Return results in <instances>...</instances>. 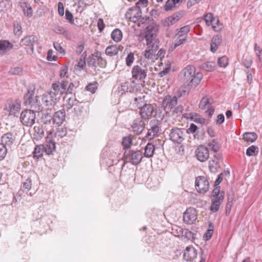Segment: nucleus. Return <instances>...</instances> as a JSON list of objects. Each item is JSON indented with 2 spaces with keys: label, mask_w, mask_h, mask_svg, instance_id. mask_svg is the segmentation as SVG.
I'll return each instance as SVG.
<instances>
[{
  "label": "nucleus",
  "mask_w": 262,
  "mask_h": 262,
  "mask_svg": "<svg viewBox=\"0 0 262 262\" xmlns=\"http://www.w3.org/2000/svg\"><path fill=\"white\" fill-rule=\"evenodd\" d=\"M182 80L189 89L195 88L200 83L203 74L201 72H196L195 68L192 65H188L180 73Z\"/></svg>",
  "instance_id": "obj_1"
},
{
  "label": "nucleus",
  "mask_w": 262,
  "mask_h": 262,
  "mask_svg": "<svg viewBox=\"0 0 262 262\" xmlns=\"http://www.w3.org/2000/svg\"><path fill=\"white\" fill-rule=\"evenodd\" d=\"M35 87L34 85L29 86L24 96V103L26 106H30L36 112L40 111V106L37 96L35 95Z\"/></svg>",
  "instance_id": "obj_2"
},
{
  "label": "nucleus",
  "mask_w": 262,
  "mask_h": 262,
  "mask_svg": "<svg viewBox=\"0 0 262 262\" xmlns=\"http://www.w3.org/2000/svg\"><path fill=\"white\" fill-rule=\"evenodd\" d=\"M140 3H142L145 7L147 3V0H140L136 3V6L129 8L125 14V17L127 19L132 22L137 23L139 17L141 16L142 14L139 6Z\"/></svg>",
  "instance_id": "obj_3"
},
{
  "label": "nucleus",
  "mask_w": 262,
  "mask_h": 262,
  "mask_svg": "<svg viewBox=\"0 0 262 262\" xmlns=\"http://www.w3.org/2000/svg\"><path fill=\"white\" fill-rule=\"evenodd\" d=\"M158 29L156 27L148 26L145 29V39L146 45H151L159 47V40L157 38Z\"/></svg>",
  "instance_id": "obj_4"
},
{
  "label": "nucleus",
  "mask_w": 262,
  "mask_h": 262,
  "mask_svg": "<svg viewBox=\"0 0 262 262\" xmlns=\"http://www.w3.org/2000/svg\"><path fill=\"white\" fill-rule=\"evenodd\" d=\"M147 68L141 65L134 66L131 71L132 78L139 82H144L147 77Z\"/></svg>",
  "instance_id": "obj_5"
},
{
  "label": "nucleus",
  "mask_w": 262,
  "mask_h": 262,
  "mask_svg": "<svg viewBox=\"0 0 262 262\" xmlns=\"http://www.w3.org/2000/svg\"><path fill=\"white\" fill-rule=\"evenodd\" d=\"M124 158L127 162L137 165L141 163L143 159V153L140 150L126 151L124 154Z\"/></svg>",
  "instance_id": "obj_6"
},
{
  "label": "nucleus",
  "mask_w": 262,
  "mask_h": 262,
  "mask_svg": "<svg viewBox=\"0 0 262 262\" xmlns=\"http://www.w3.org/2000/svg\"><path fill=\"white\" fill-rule=\"evenodd\" d=\"M36 115L34 111L25 110L21 113L20 120L26 126H31L35 123Z\"/></svg>",
  "instance_id": "obj_7"
},
{
  "label": "nucleus",
  "mask_w": 262,
  "mask_h": 262,
  "mask_svg": "<svg viewBox=\"0 0 262 262\" xmlns=\"http://www.w3.org/2000/svg\"><path fill=\"white\" fill-rule=\"evenodd\" d=\"M21 108V101L19 99L8 100L5 105L4 110L9 112L10 115L18 114Z\"/></svg>",
  "instance_id": "obj_8"
},
{
  "label": "nucleus",
  "mask_w": 262,
  "mask_h": 262,
  "mask_svg": "<svg viewBox=\"0 0 262 262\" xmlns=\"http://www.w3.org/2000/svg\"><path fill=\"white\" fill-rule=\"evenodd\" d=\"M69 84V81L67 79H63L60 82H55L52 84V89L56 96L59 99L60 97L66 94V88Z\"/></svg>",
  "instance_id": "obj_9"
},
{
  "label": "nucleus",
  "mask_w": 262,
  "mask_h": 262,
  "mask_svg": "<svg viewBox=\"0 0 262 262\" xmlns=\"http://www.w3.org/2000/svg\"><path fill=\"white\" fill-rule=\"evenodd\" d=\"M195 187L198 192L204 194L209 189V183L208 179L205 176L196 177L195 181Z\"/></svg>",
  "instance_id": "obj_10"
},
{
  "label": "nucleus",
  "mask_w": 262,
  "mask_h": 262,
  "mask_svg": "<svg viewBox=\"0 0 262 262\" xmlns=\"http://www.w3.org/2000/svg\"><path fill=\"white\" fill-rule=\"evenodd\" d=\"M20 42L28 47L26 51L28 54L32 55L34 52V46L38 43V38L35 35H29L22 38Z\"/></svg>",
  "instance_id": "obj_11"
},
{
  "label": "nucleus",
  "mask_w": 262,
  "mask_h": 262,
  "mask_svg": "<svg viewBox=\"0 0 262 262\" xmlns=\"http://www.w3.org/2000/svg\"><path fill=\"white\" fill-rule=\"evenodd\" d=\"M185 136L184 129L177 127L172 128L169 133L170 140L175 143H182Z\"/></svg>",
  "instance_id": "obj_12"
},
{
  "label": "nucleus",
  "mask_w": 262,
  "mask_h": 262,
  "mask_svg": "<svg viewBox=\"0 0 262 262\" xmlns=\"http://www.w3.org/2000/svg\"><path fill=\"white\" fill-rule=\"evenodd\" d=\"M139 114L144 119H149L152 115L154 111V107L150 103H143L139 106Z\"/></svg>",
  "instance_id": "obj_13"
},
{
  "label": "nucleus",
  "mask_w": 262,
  "mask_h": 262,
  "mask_svg": "<svg viewBox=\"0 0 262 262\" xmlns=\"http://www.w3.org/2000/svg\"><path fill=\"white\" fill-rule=\"evenodd\" d=\"M196 159L201 162L206 161L209 158V149L203 145H199L195 151Z\"/></svg>",
  "instance_id": "obj_14"
},
{
  "label": "nucleus",
  "mask_w": 262,
  "mask_h": 262,
  "mask_svg": "<svg viewBox=\"0 0 262 262\" xmlns=\"http://www.w3.org/2000/svg\"><path fill=\"white\" fill-rule=\"evenodd\" d=\"M177 103L178 97L176 96L172 97L168 95L163 100L162 105L165 111H170L177 105Z\"/></svg>",
  "instance_id": "obj_15"
},
{
  "label": "nucleus",
  "mask_w": 262,
  "mask_h": 262,
  "mask_svg": "<svg viewBox=\"0 0 262 262\" xmlns=\"http://www.w3.org/2000/svg\"><path fill=\"white\" fill-rule=\"evenodd\" d=\"M196 219V211L194 208H188L183 214L184 222L187 224H192Z\"/></svg>",
  "instance_id": "obj_16"
},
{
  "label": "nucleus",
  "mask_w": 262,
  "mask_h": 262,
  "mask_svg": "<svg viewBox=\"0 0 262 262\" xmlns=\"http://www.w3.org/2000/svg\"><path fill=\"white\" fill-rule=\"evenodd\" d=\"M59 99L51 91L47 92L42 96V103L48 106L55 105Z\"/></svg>",
  "instance_id": "obj_17"
},
{
  "label": "nucleus",
  "mask_w": 262,
  "mask_h": 262,
  "mask_svg": "<svg viewBox=\"0 0 262 262\" xmlns=\"http://www.w3.org/2000/svg\"><path fill=\"white\" fill-rule=\"evenodd\" d=\"M160 122L156 119L151 120L149 122L150 128L148 129L146 137L150 139L157 136L160 128Z\"/></svg>",
  "instance_id": "obj_18"
},
{
  "label": "nucleus",
  "mask_w": 262,
  "mask_h": 262,
  "mask_svg": "<svg viewBox=\"0 0 262 262\" xmlns=\"http://www.w3.org/2000/svg\"><path fill=\"white\" fill-rule=\"evenodd\" d=\"M73 110L75 115L77 117H84L88 113V107L82 102L78 101Z\"/></svg>",
  "instance_id": "obj_19"
},
{
  "label": "nucleus",
  "mask_w": 262,
  "mask_h": 262,
  "mask_svg": "<svg viewBox=\"0 0 262 262\" xmlns=\"http://www.w3.org/2000/svg\"><path fill=\"white\" fill-rule=\"evenodd\" d=\"M147 46V49L144 53V56L146 59L154 62L156 59V53L159 47H156V46L151 45H148Z\"/></svg>",
  "instance_id": "obj_20"
},
{
  "label": "nucleus",
  "mask_w": 262,
  "mask_h": 262,
  "mask_svg": "<svg viewBox=\"0 0 262 262\" xmlns=\"http://www.w3.org/2000/svg\"><path fill=\"white\" fill-rule=\"evenodd\" d=\"M133 132L136 135L141 134L144 129L145 123L140 118H137L134 120L132 126Z\"/></svg>",
  "instance_id": "obj_21"
},
{
  "label": "nucleus",
  "mask_w": 262,
  "mask_h": 262,
  "mask_svg": "<svg viewBox=\"0 0 262 262\" xmlns=\"http://www.w3.org/2000/svg\"><path fill=\"white\" fill-rule=\"evenodd\" d=\"M15 140V136L11 133L4 134L1 137V144L6 147L11 148Z\"/></svg>",
  "instance_id": "obj_22"
},
{
  "label": "nucleus",
  "mask_w": 262,
  "mask_h": 262,
  "mask_svg": "<svg viewBox=\"0 0 262 262\" xmlns=\"http://www.w3.org/2000/svg\"><path fill=\"white\" fill-rule=\"evenodd\" d=\"M196 250L192 246L187 247L184 251L183 257L186 261H191L196 257Z\"/></svg>",
  "instance_id": "obj_23"
},
{
  "label": "nucleus",
  "mask_w": 262,
  "mask_h": 262,
  "mask_svg": "<svg viewBox=\"0 0 262 262\" xmlns=\"http://www.w3.org/2000/svg\"><path fill=\"white\" fill-rule=\"evenodd\" d=\"M214 159L209 161V168L211 172L215 173L218 171L219 168L220 167L219 164V160L221 156L219 154H216L214 156Z\"/></svg>",
  "instance_id": "obj_24"
},
{
  "label": "nucleus",
  "mask_w": 262,
  "mask_h": 262,
  "mask_svg": "<svg viewBox=\"0 0 262 262\" xmlns=\"http://www.w3.org/2000/svg\"><path fill=\"white\" fill-rule=\"evenodd\" d=\"M66 113L64 109H61L56 112L54 115L53 122L58 126L62 124L65 120Z\"/></svg>",
  "instance_id": "obj_25"
},
{
  "label": "nucleus",
  "mask_w": 262,
  "mask_h": 262,
  "mask_svg": "<svg viewBox=\"0 0 262 262\" xmlns=\"http://www.w3.org/2000/svg\"><path fill=\"white\" fill-rule=\"evenodd\" d=\"M43 147L44 148V151L48 155H51L55 151L56 143L54 141L50 139L48 136L47 138L46 144Z\"/></svg>",
  "instance_id": "obj_26"
},
{
  "label": "nucleus",
  "mask_w": 262,
  "mask_h": 262,
  "mask_svg": "<svg viewBox=\"0 0 262 262\" xmlns=\"http://www.w3.org/2000/svg\"><path fill=\"white\" fill-rule=\"evenodd\" d=\"M222 37L220 35H214L211 39L210 51L214 53L222 42Z\"/></svg>",
  "instance_id": "obj_27"
},
{
  "label": "nucleus",
  "mask_w": 262,
  "mask_h": 262,
  "mask_svg": "<svg viewBox=\"0 0 262 262\" xmlns=\"http://www.w3.org/2000/svg\"><path fill=\"white\" fill-rule=\"evenodd\" d=\"M155 151V145L151 143H148L144 148V155L146 158H151L154 156Z\"/></svg>",
  "instance_id": "obj_28"
},
{
  "label": "nucleus",
  "mask_w": 262,
  "mask_h": 262,
  "mask_svg": "<svg viewBox=\"0 0 262 262\" xmlns=\"http://www.w3.org/2000/svg\"><path fill=\"white\" fill-rule=\"evenodd\" d=\"M33 138L37 141L40 140L44 136V131L42 127L35 126L33 128Z\"/></svg>",
  "instance_id": "obj_29"
},
{
  "label": "nucleus",
  "mask_w": 262,
  "mask_h": 262,
  "mask_svg": "<svg viewBox=\"0 0 262 262\" xmlns=\"http://www.w3.org/2000/svg\"><path fill=\"white\" fill-rule=\"evenodd\" d=\"M13 45L7 40H0V54H3L12 49Z\"/></svg>",
  "instance_id": "obj_30"
},
{
  "label": "nucleus",
  "mask_w": 262,
  "mask_h": 262,
  "mask_svg": "<svg viewBox=\"0 0 262 262\" xmlns=\"http://www.w3.org/2000/svg\"><path fill=\"white\" fill-rule=\"evenodd\" d=\"M119 49V47L117 45L109 46L105 49V53L108 56H113L118 53Z\"/></svg>",
  "instance_id": "obj_31"
},
{
  "label": "nucleus",
  "mask_w": 262,
  "mask_h": 262,
  "mask_svg": "<svg viewBox=\"0 0 262 262\" xmlns=\"http://www.w3.org/2000/svg\"><path fill=\"white\" fill-rule=\"evenodd\" d=\"M243 138L247 142L253 143L257 138V135L254 132H246L243 134Z\"/></svg>",
  "instance_id": "obj_32"
},
{
  "label": "nucleus",
  "mask_w": 262,
  "mask_h": 262,
  "mask_svg": "<svg viewBox=\"0 0 262 262\" xmlns=\"http://www.w3.org/2000/svg\"><path fill=\"white\" fill-rule=\"evenodd\" d=\"M201 68L208 72L214 71L216 68V64L213 61H208L203 63L201 66Z\"/></svg>",
  "instance_id": "obj_33"
},
{
  "label": "nucleus",
  "mask_w": 262,
  "mask_h": 262,
  "mask_svg": "<svg viewBox=\"0 0 262 262\" xmlns=\"http://www.w3.org/2000/svg\"><path fill=\"white\" fill-rule=\"evenodd\" d=\"M21 7L23 8L24 15L26 16L30 17L32 16L33 10L29 4L27 3H23Z\"/></svg>",
  "instance_id": "obj_34"
},
{
  "label": "nucleus",
  "mask_w": 262,
  "mask_h": 262,
  "mask_svg": "<svg viewBox=\"0 0 262 262\" xmlns=\"http://www.w3.org/2000/svg\"><path fill=\"white\" fill-rule=\"evenodd\" d=\"M111 37L116 42H119L122 38V33L119 29H115L111 34Z\"/></svg>",
  "instance_id": "obj_35"
},
{
  "label": "nucleus",
  "mask_w": 262,
  "mask_h": 262,
  "mask_svg": "<svg viewBox=\"0 0 262 262\" xmlns=\"http://www.w3.org/2000/svg\"><path fill=\"white\" fill-rule=\"evenodd\" d=\"M190 30V28L189 26H185L180 28L179 31L177 34V36L187 39V36Z\"/></svg>",
  "instance_id": "obj_36"
},
{
  "label": "nucleus",
  "mask_w": 262,
  "mask_h": 262,
  "mask_svg": "<svg viewBox=\"0 0 262 262\" xmlns=\"http://www.w3.org/2000/svg\"><path fill=\"white\" fill-rule=\"evenodd\" d=\"M78 100L75 98H69L67 101L64 106L67 110H69L72 108H74V106L77 104Z\"/></svg>",
  "instance_id": "obj_37"
},
{
  "label": "nucleus",
  "mask_w": 262,
  "mask_h": 262,
  "mask_svg": "<svg viewBox=\"0 0 262 262\" xmlns=\"http://www.w3.org/2000/svg\"><path fill=\"white\" fill-rule=\"evenodd\" d=\"M133 136L130 135L123 138L122 144L124 148H128L130 147L133 142Z\"/></svg>",
  "instance_id": "obj_38"
},
{
  "label": "nucleus",
  "mask_w": 262,
  "mask_h": 262,
  "mask_svg": "<svg viewBox=\"0 0 262 262\" xmlns=\"http://www.w3.org/2000/svg\"><path fill=\"white\" fill-rule=\"evenodd\" d=\"M258 147L251 145L247 149L246 155L249 157L256 156L258 153Z\"/></svg>",
  "instance_id": "obj_39"
},
{
  "label": "nucleus",
  "mask_w": 262,
  "mask_h": 262,
  "mask_svg": "<svg viewBox=\"0 0 262 262\" xmlns=\"http://www.w3.org/2000/svg\"><path fill=\"white\" fill-rule=\"evenodd\" d=\"M44 148L43 145H37L35 147L33 151V156L37 159L40 158L43 155Z\"/></svg>",
  "instance_id": "obj_40"
},
{
  "label": "nucleus",
  "mask_w": 262,
  "mask_h": 262,
  "mask_svg": "<svg viewBox=\"0 0 262 262\" xmlns=\"http://www.w3.org/2000/svg\"><path fill=\"white\" fill-rule=\"evenodd\" d=\"M208 147L214 152H217L220 148V145L215 139L212 140L208 143Z\"/></svg>",
  "instance_id": "obj_41"
},
{
  "label": "nucleus",
  "mask_w": 262,
  "mask_h": 262,
  "mask_svg": "<svg viewBox=\"0 0 262 262\" xmlns=\"http://www.w3.org/2000/svg\"><path fill=\"white\" fill-rule=\"evenodd\" d=\"M252 63V57L248 55L243 56V64L247 69L249 68Z\"/></svg>",
  "instance_id": "obj_42"
},
{
  "label": "nucleus",
  "mask_w": 262,
  "mask_h": 262,
  "mask_svg": "<svg viewBox=\"0 0 262 262\" xmlns=\"http://www.w3.org/2000/svg\"><path fill=\"white\" fill-rule=\"evenodd\" d=\"M177 23L176 19L173 18L172 15L166 17L162 21V24L164 27H169Z\"/></svg>",
  "instance_id": "obj_43"
},
{
  "label": "nucleus",
  "mask_w": 262,
  "mask_h": 262,
  "mask_svg": "<svg viewBox=\"0 0 262 262\" xmlns=\"http://www.w3.org/2000/svg\"><path fill=\"white\" fill-rule=\"evenodd\" d=\"M210 105L209 99L207 97H203L199 104V108L202 110H205L210 107Z\"/></svg>",
  "instance_id": "obj_44"
},
{
  "label": "nucleus",
  "mask_w": 262,
  "mask_h": 262,
  "mask_svg": "<svg viewBox=\"0 0 262 262\" xmlns=\"http://www.w3.org/2000/svg\"><path fill=\"white\" fill-rule=\"evenodd\" d=\"M211 26L215 32H220L223 29V25L220 23L217 18H215V21L212 23Z\"/></svg>",
  "instance_id": "obj_45"
},
{
  "label": "nucleus",
  "mask_w": 262,
  "mask_h": 262,
  "mask_svg": "<svg viewBox=\"0 0 262 262\" xmlns=\"http://www.w3.org/2000/svg\"><path fill=\"white\" fill-rule=\"evenodd\" d=\"M204 20L205 21L206 24L209 26L211 25L213 22L215 21V18L213 16L212 13H208L204 16Z\"/></svg>",
  "instance_id": "obj_46"
},
{
  "label": "nucleus",
  "mask_w": 262,
  "mask_h": 262,
  "mask_svg": "<svg viewBox=\"0 0 262 262\" xmlns=\"http://www.w3.org/2000/svg\"><path fill=\"white\" fill-rule=\"evenodd\" d=\"M186 38L178 36V38L174 40L171 48L173 49H174L180 45L183 44L185 42H186Z\"/></svg>",
  "instance_id": "obj_47"
},
{
  "label": "nucleus",
  "mask_w": 262,
  "mask_h": 262,
  "mask_svg": "<svg viewBox=\"0 0 262 262\" xmlns=\"http://www.w3.org/2000/svg\"><path fill=\"white\" fill-rule=\"evenodd\" d=\"M31 180L27 179L23 183L21 189L24 192H27L31 189Z\"/></svg>",
  "instance_id": "obj_48"
},
{
  "label": "nucleus",
  "mask_w": 262,
  "mask_h": 262,
  "mask_svg": "<svg viewBox=\"0 0 262 262\" xmlns=\"http://www.w3.org/2000/svg\"><path fill=\"white\" fill-rule=\"evenodd\" d=\"M228 58L224 56L219 58L217 63L220 67L225 68L228 64Z\"/></svg>",
  "instance_id": "obj_49"
},
{
  "label": "nucleus",
  "mask_w": 262,
  "mask_h": 262,
  "mask_svg": "<svg viewBox=\"0 0 262 262\" xmlns=\"http://www.w3.org/2000/svg\"><path fill=\"white\" fill-rule=\"evenodd\" d=\"M192 120L196 123H199L200 124H203L205 123L206 119L204 118L201 117L200 116L195 114L191 117Z\"/></svg>",
  "instance_id": "obj_50"
},
{
  "label": "nucleus",
  "mask_w": 262,
  "mask_h": 262,
  "mask_svg": "<svg viewBox=\"0 0 262 262\" xmlns=\"http://www.w3.org/2000/svg\"><path fill=\"white\" fill-rule=\"evenodd\" d=\"M135 59L134 54L132 52H130L126 57V64L127 66H130L133 63Z\"/></svg>",
  "instance_id": "obj_51"
},
{
  "label": "nucleus",
  "mask_w": 262,
  "mask_h": 262,
  "mask_svg": "<svg viewBox=\"0 0 262 262\" xmlns=\"http://www.w3.org/2000/svg\"><path fill=\"white\" fill-rule=\"evenodd\" d=\"M121 88L122 91H126L127 92H129L130 93L133 92L134 90V87L129 85V83L128 82L123 83L121 85Z\"/></svg>",
  "instance_id": "obj_52"
},
{
  "label": "nucleus",
  "mask_w": 262,
  "mask_h": 262,
  "mask_svg": "<svg viewBox=\"0 0 262 262\" xmlns=\"http://www.w3.org/2000/svg\"><path fill=\"white\" fill-rule=\"evenodd\" d=\"M212 191V197H218L220 195L224 196L225 193L224 191H220V188L219 186H216Z\"/></svg>",
  "instance_id": "obj_53"
},
{
  "label": "nucleus",
  "mask_w": 262,
  "mask_h": 262,
  "mask_svg": "<svg viewBox=\"0 0 262 262\" xmlns=\"http://www.w3.org/2000/svg\"><path fill=\"white\" fill-rule=\"evenodd\" d=\"M171 69L170 63L166 64V67L162 71L158 73V75L160 77H162L167 74Z\"/></svg>",
  "instance_id": "obj_54"
},
{
  "label": "nucleus",
  "mask_w": 262,
  "mask_h": 262,
  "mask_svg": "<svg viewBox=\"0 0 262 262\" xmlns=\"http://www.w3.org/2000/svg\"><path fill=\"white\" fill-rule=\"evenodd\" d=\"M53 46H54V48H55V49L58 52H59V53L63 56L65 54L66 52H65V51L62 48V47H61V46L60 45V43H58V42H54V44H53Z\"/></svg>",
  "instance_id": "obj_55"
},
{
  "label": "nucleus",
  "mask_w": 262,
  "mask_h": 262,
  "mask_svg": "<svg viewBox=\"0 0 262 262\" xmlns=\"http://www.w3.org/2000/svg\"><path fill=\"white\" fill-rule=\"evenodd\" d=\"M53 118H52V116H46L45 120L43 121V123L45 125V128L47 130L48 128L47 127V125H50V127H52V124H54L53 122Z\"/></svg>",
  "instance_id": "obj_56"
},
{
  "label": "nucleus",
  "mask_w": 262,
  "mask_h": 262,
  "mask_svg": "<svg viewBox=\"0 0 262 262\" xmlns=\"http://www.w3.org/2000/svg\"><path fill=\"white\" fill-rule=\"evenodd\" d=\"M7 150V147L0 144V161L3 160L5 157Z\"/></svg>",
  "instance_id": "obj_57"
},
{
  "label": "nucleus",
  "mask_w": 262,
  "mask_h": 262,
  "mask_svg": "<svg viewBox=\"0 0 262 262\" xmlns=\"http://www.w3.org/2000/svg\"><path fill=\"white\" fill-rule=\"evenodd\" d=\"M53 30L56 33L60 34H67V31L62 27L61 26H56L54 28Z\"/></svg>",
  "instance_id": "obj_58"
},
{
  "label": "nucleus",
  "mask_w": 262,
  "mask_h": 262,
  "mask_svg": "<svg viewBox=\"0 0 262 262\" xmlns=\"http://www.w3.org/2000/svg\"><path fill=\"white\" fill-rule=\"evenodd\" d=\"M224 199V196H223V195H220L218 197H212L211 202L221 205L223 202Z\"/></svg>",
  "instance_id": "obj_59"
},
{
  "label": "nucleus",
  "mask_w": 262,
  "mask_h": 262,
  "mask_svg": "<svg viewBox=\"0 0 262 262\" xmlns=\"http://www.w3.org/2000/svg\"><path fill=\"white\" fill-rule=\"evenodd\" d=\"M97 89V83H90L85 87L86 91H90L92 93H94Z\"/></svg>",
  "instance_id": "obj_60"
},
{
  "label": "nucleus",
  "mask_w": 262,
  "mask_h": 262,
  "mask_svg": "<svg viewBox=\"0 0 262 262\" xmlns=\"http://www.w3.org/2000/svg\"><path fill=\"white\" fill-rule=\"evenodd\" d=\"M66 19L71 24L74 23V19L73 16L71 12H70L68 10H66V15H65Z\"/></svg>",
  "instance_id": "obj_61"
},
{
  "label": "nucleus",
  "mask_w": 262,
  "mask_h": 262,
  "mask_svg": "<svg viewBox=\"0 0 262 262\" xmlns=\"http://www.w3.org/2000/svg\"><path fill=\"white\" fill-rule=\"evenodd\" d=\"M76 88V86L73 83L70 82L69 81V84H68L67 87L66 88V94H72L73 92L74 88Z\"/></svg>",
  "instance_id": "obj_62"
},
{
  "label": "nucleus",
  "mask_w": 262,
  "mask_h": 262,
  "mask_svg": "<svg viewBox=\"0 0 262 262\" xmlns=\"http://www.w3.org/2000/svg\"><path fill=\"white\" fill-rule=\"evenodd\" d=\"M184 107L182 105H178L173 111V114L178 116L181 114L183 112Z\"/></svg>",
  "instance_id": "obj_63"
},
{
  "label": "nucleus",
  "mask_w": 262,
  "mask_h": 262,
  "mask_svg": "<svg viewBox=\"0 0 262 262\" xmlns=\"http://www.w3.org/2000/svg\"><path fill=\"white\" fill-rule=\"evenodd\" d=\"M144 101V99L141 97H137L134 99V103L139 108L140 106H142L143 103H145Z\"/></svg>",
  "instance_id": "obj_64"
}]
</instances>
